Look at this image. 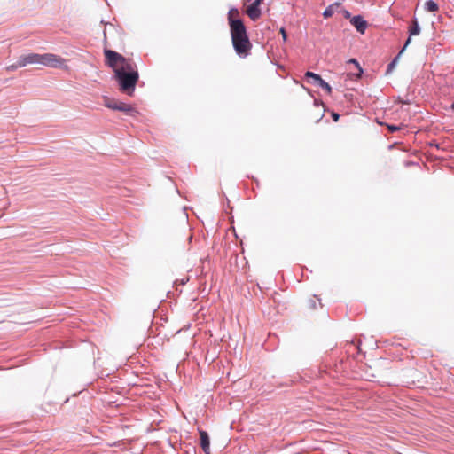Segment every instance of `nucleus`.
<instances>
[{"label": "nucleus", "mask_w": 454, "mask_h": 454, "mask_svg": "<svg viewBox=\"0 0 454 454\" xmlns=\"http://www.w3.org/2000/svg\"><path fill=\"white\" fill-rule=\"evenodd\" d=\"M106 64L114 73L119 90L128 96L134 95L139 74L136 63L131 59L124 58L121 54L112 50L104 51Z\"/></svg>", "instance_id": "nucleus-1"}, {"label": "nucleus", "mask_w": 454, "mask_h": 454, "mask_svg": "<svg viewBox=\"0 0 454 454\" xmlns=\"http://www.w3.org/2000/svg\"><path fill=\"white\" fill-rule=\"evenodd\" d=\"M66 60L53 53H29L19 58V66L42 65L53 68H60L65 66Z\"/></svg>", "instance_id": "nucleus-2"}, {"label": "nucleus", "mask_w": 454, "mask_h": 454, "mask_svg": "<svg viewBox=\"0 0 454 454\" xmlns=\"http://www.w3.org/2000/svg\"><path fill=\"white\" fill-rule=\"evenodd\" d=\"M230 31L236 53L241 58L248 56L252 49V43L248 38L245 25L233 26V27H230Z\"/></svg>", "instance_id": "nucleus-3"}, {"label": "nucleus", "mask_w": 454, "mask_h": 454, "mask_svg": "<svg viewBox=\"0 0 454 454\" xmlns=\"http://www.w3.org/2000/svg\"><path fill=\"white\" fill-rule=\"evenodd\" d=\"M104 106L109 109L121 111L131 116L137 113L131 105L107 97L104 98Z\"/></svg>", "instance_id": "nucleus-4"}, {"label": "nucleus", "mask_w": 454, "mask_h": 454, "mask_svg": "<svg viewBox=\"0 0 454 454\" xmlns=\"http://www.w3.org/2000/svg\"><path fill=\"white\" fill-rule=\"evenodd\" d=\"M262 2L263 0H254L250 5H248L246 8L245 12L252 20L254 21L260 19L262 15L260 4Z\"/></svg>", "instance_id": "nucleus-5"}, {"label": "nucleus", "mask_w": 454, "mask_h": 454, "mask_svg": "<svg viewBox=\"0 0 454 454\" xmlns=\"http://www.w3.org/2000/svg\"><path fill=\"white\" fill-rule=\"evenodd\" d=\"M228 23L230 27H233L236 25L244 24L243 20L240 19V12L237 8H231L228 12Z\"/></svg>", "instance_id": "nucleus-6"}, {"label": "nucleus", "mask_w": 454, "mask_h": 454, "mask_svg": "<svg viewBox=\"0 0 454 454\" xmlns=\"http://www.w3.org/2000/svg\"><path fill=\"white\" fill-rule=\"evenodd\" d=\"M350 22L359 33L364 34L367 28V22L363 19L362 16H354L350 19Z\"/></svg>", "instance_id": "nucleus-7"}, {"label": "nucleus", "mask_w": 454, "mask_h": 454, "mask_svg": "<svg viewBox=\"0 0 454 454\" xmlns=\"http://www.w3.org/2000/svg\"><path fill=\"white\" fill-rule=\"evenodd\" d=\"M200 446L206 454H210V440L207 432L200 431Z\"/></svg>", "instance_id": "nucleus-8"}, {"label": "nucleus", "mask_w": 454, "mask_h": 454, "mask_svg": "<svg viewBox=\"0 0 454 454\" xmlns=\"http://www.w3.org/2000/svg\"><path fill=\"white\" fill-rule=\"evenodd\" d=\"M340 3H339V2H336V3H334V4H331V5H329V6H328L325 11H324V12H323V16H324V18L328 19V18L332 17V16H333V14L334 13L335 9H336L338 6H340Z\"/></svg>", "instance_id": "nucleus-9"}, {"label": "nucleus", "mask_w": 454, "mask_h": 454, "mask_svg": "<svg viewBox=\"0 0 454 454\" xmlns=\"http://www.w3.org/2000/svg\"><path fill=\"white\" fill-rule=\"evenodd\" d=\"M410 36L417 35L420 33V28L417 20H414L412 26L409 29Z\"/></svg>", "instance_id": "nucleus-10"}, {"label": "nucleus", "mask_w": 454, "mask_h": 454, "mask_svg": "<svg viewBox=\"0 0 454 454\" xmlns=\"http://www.w3.org/2000/svg\"><path fill=\"white\" fill-rule=\"evenodd\" d=\"M425 8L427 12H436L438 11V4L435 2L429 0L426 2Z\"/></svg>", "instance_id": "nucleus-11"}, {"label": "nucleus", "mask_w": 454, "mask_h": 454, "mask_svg": "<svg viewBox=\"0 0 454 454\" xmlns=\"http://www.w3.org/2000/svg\"><path fill=\"white\" fill-rule=\"evenodd\" d=\"M305 77H306V78H312V79L314 80V82H317V83H318L321 80H323L319 74H315V73L310 72V71L306 72V74H305Z\"/></svg>", "instance_id": "nucleus-12"}, {"label": "nucleus", "mask_w": 454, "mask_h": 454, "mask_svg": "<svg viewBox=\"0 0 454 454\" xmlns=\"http://www.w3.org/2000/svg\"><path fill=\"white\" fill-rule=\"evenodd\" d=\"M318 85L324 89L328 94H331L332 93V88L331 86L326 82H325L324 80H321L319 82H318Z\"/></svg>", "instance_id": "nucleus-13"}, {"label": "nucleus", "mask_w": 454, "mask_h": 454, "mask_svg": "<svg viewBox=\"0 0 454 454\" xmlns=\"http://www.w3.org/2000/svg\"><path fill=\"white\" fill-rule=\"evenodd\" d=\"M397 60H398V56L395 57L394 59V60L388 65V67H387V73L391 72L395 68V65L397 63Z\"/></svg>", "instance_id": "nucleus-14"}, {"label": "nucleus", "mask_w": 454, "mask_h": 454, "mask_svg": "<svg viewBox=\"0 0 454 454\" xmlns=\"http://www.w3.org/2000/svg\"><path fill=\"white\" fill-rule=\"evenodd\" d=\"M20 67H23V66H19V60H18L16 64H12L11 66H8L6 67V70L7 71H13V70H16L17 68H20Z\"/></svg>", "instance_id": "nucleus-15"}, {"label": "nucleus", "mask_w": 454, "mask_h": 454, "mask_svg": "<svg viewBox=\"0 0 454 454\" xmlns=\"http://www.w3.org/2000/svg\"><path fill=\"white\" fill-rule=\"evenodd\" d=\"M279 33L282 35V38L286 42L287 39V35H286L285 28L281 27Z\"/></svg>", "instance_id": "nucleus-16"}, {"label": "nucleus", "mask_w": 454, "mask_h": 454, "mask_svg": "<svg viewBox=\"0 0 454 454\" xmlns=\"http://www.w3.org/2000/svg\"><path fill=\"white\" fill-rule=\"evenodd\" d=\"M343 16L346 18V19H351V15H350V12L347 10H344L343 11Z\"/></svg>", "instance_id": "nucleus-17"}, {"label": "nucleus", "mask_w": 454, "mask_h": 454, "mask_svg": "<svg viewBox=\"0 0 454 454\" xmlns=\"http://www.w3.org/2000/svg\"><path fill=\"white\" fill-rule=\"evenodd\" d=\"M332 118L334 121H338L339 118H340V115L337 114V113H333L332 114Z\"/></svg>", "instance_id": "nucleus-18"}, {"label": "nucleus", "mask_w": 454, "mask_h": 454, "mask_svg": "<svg viewBox=\"0 0 454 454\" xmlns=\"http://www.w3.org/2000/svg\"><path fill=\"white\" fill-rule=\"evenodd\" d=\"M349 62L356 64V65L357 66V67L359 68V72H360V73H362V69L360 68V67H359L358 62L356 61V59H351L349 60Z\"/></svg>", "instance_id": "nucleus-19"}, {"label": "nucleus", "mask_w": 454, "mask_h": 454, "mask_svg": "<svg viewBox=\"0 0 454 454\" xmlns=\"http://www.w3.org/2000/svg\"><path fill=\"white\" fill-rule=\"evenodd\" d=\"M411 36H410V37L407 39V41H406V43H405V44H404V47H403V50L400 51V54L404 51V49L407 47V45H408L409 43H411Z\"/></svg>", "instance_id": "nucleus-20"}, {"label": "nucleus", "mask_w": 454, "mask_h": 454, "mask_svg": "<svg viewBox=\"0 0 454 454\" xmlns=\"http://www.w3.org/2000/svg\"><path fill=\"white\" fill-rule=\"evenodd\" d=\"M388 129H389V130H390V131H392V132L396 131V130H398V129H399V128H398V127L392 126V125H391V126H388Z\"/></svg>", "instance_id": "nucleus-21"}, {"label": "nucleus", "mask_w": 454, "mask_h": 454, "mask_svg": "<svg viewBox=\"0 0 454 454\" xmlns=\"http://www.w3.org/2000/svg\"><path fill=\"white\" fill-rule=\"evenodd\" d=\"M451 109L454 111V103L451 105Z\"/></svg>", "instance_id": "nucleus-22"}]
</instances>
